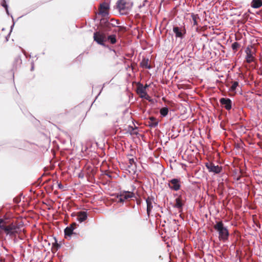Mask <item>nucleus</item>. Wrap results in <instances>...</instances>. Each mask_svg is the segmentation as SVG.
Segmentation results:
<instances>
[{
  "instance_id": "nucleus-1",
  "label": "nucleus",
  "mask_w": 262,
  "mask_h": 262,
  "mask_svg": "<svg viewBox=\"0 0 262 262\" xmlns=\"http://www.w3.org/2000/svg\"><path fill=\"white\" fill-rule=\"evenodd\" d=\"M213 227L218 232L220 241H226L228 239L229 233L227 227L224 225L222 222H217Z\"/></svg>"
},
{
  "instance_id": "nucleus-2",
  "label": "nucleus",
  "mask_w": 262,
  "mask_h": 262,
  "mask_svg": "<svg viewBox=\"0 0 262 262\" xmlns=\"http://www.w3.org/2000/svg\"><path fill=\"white\" fill-rule=\"evenodd\" d=\"M117 8L120 12L123 14L129 9V4L126 0H119L117 3Z\"/></svg>"
},
{
  "instance_id": "nucleus-3",
  "label": "nucleus",
  "mask_w": 262,
  "mask_h": 262,
  "mask_svg": "<svg viewBox=\"0 0 262 262\" xmlns=\"http://www.w3.org/2000/svg\"><path fill=\"white\" fill-rule=\"evenodd\" d=\"M134 193L130 191H123L118 194L117 198L118 202L123 203L125 200L134 197Z\"/></svg>"
},
{
  "instance_id": "nucleus-4",
  "label": "nucleus",
  "mask_w": 262,
  "mask_h": 262,
  "mask_svg": "<svg viewBox=\"0 0 262 262\" xmlns=\"http://www.w3.org/2000/svg\"><path fill=\"white\" fill-rule=\"evenodd\" d=\"M94 40L98 44L104 46V42L106 40V36L104 33L98 31L94 34Z\"/></svg>"
},
{
  "instance_id": "nucleus-5",
  "label": "nucleus",
  "mask_w": 262,
  "mask_h": 262,
  "mask_svg": "<svg viewBox=\"0 0 262 262\" xmlns=\"http://www.w3.org/2000/svg\"><path fill=\"white\" fill-rule=\"evenodd\" d=\"M245 52L246 54V61L248 63H251L253 62L254 60V54L255 53V49L252 47H248L245 50Z\"/></svg>"
},
{
  "instance_id": "nucleus-6",
  "label": "nucleus",
  "mask_w": 262,
  "mask_h": 262,
  "mask_svg": "<svg viewBox=\"0 0 262 262\" xmlns=\"http://www.w3.org/2000/svg\"><path fill=\"white\" fill-rule=\"evenodd\" d=\"M18 229L17 226L11 224L8 226L5 225L3 230H4L7 235L12 236L17 232Z\"/></svg>"
},
{
  "instance_id": "nucleus-7",
  "label": "nucleus",
  "mask_w": 262,
  "mask_h": 262,
  "mask_svg": "<svg viewBox=\"0 0 262 262\" xmlns=\"http://www.w3.org/2000/svg\"><path fill=\"white\" fill-rule=\"evenodd\" d=\"M169 187L174 191L179 190L181 188V182L180 179H172L169 181Z\"/></svg>"
},
{
  "instance_id": "nucleus-8",
  "label": "nucleus",
  "mask_w": 262,
  "mask_h": 262,
  "mask_svg": "<svg viewBox=\"0 0 262 262\" xmlns=\"http://www.w3.org/2000/svg\"><path fill=\"white\" fill-rule=\"evenodd\" d=\"M206 167L209 172H213L217 174L221 172L222 167L219 165H215L212 163H207L206 164Z\"/></svg>"
},
{
  "instance_id": "nucleus-9",
  "label": "nucleus",
  "mask_w": 262,
  "mask_h": 262,
  "mask_svg": "<svg viewBox=\"0 0 262 262\" xmlns=\"http://www.w3.org/2000/svg\"><path fill=\"white\" fill-rule=\"evenodd\" d=\"M173 31L175 34L176 37L181 39L184 37V35L186 33L184 27H179L178 26H173Z\"/></svg>"
},
{
  "instance_id": "nucleus-10",
  "label": "nucleus",
  "mask_w": 262,
  "mask_h": 262,
  "mask_svg": "<svg viewBox=\"0 0 262 262\" xmlns=\"http://www.w3.org/2000/svg\"><path fill=\"white\" fill-rule=\"evenodd\" d=\"M137 92L140 95L141 98H144L148 100L149 97L146 92V87L144 86L143 84H139L138 86Z\"/></svg>"
},
{
  "instance_id": "nucleus-11",
  "label": "nucleus",
  "mask_w": 262,
  "mask_h": 262,
  "mask_svg": "<svg viewBox=\"0 0 262 262\" xmlns=\"http://www.w3.org/2000/svg\"><path fill=\"white\" fill-rule=\"evenodd\" d=\"M221 104L227 110H230L232 107V101L229 98H222L220 100Z\"/></svg>"
},
{
  "instance_id": "nucleus-12",
  "label": "nucleus",
  "mask_w": 262,
  "mask_h": 262,
  "mask_svg": "<svg viewBox=\"0 0 262 262\" xmlns=\"http://www.w3.org/2000/svg\"><path fill=\"white\" fill-rule=\"evenodd\" d=\"M76 226L77 224L76 223H74L70 226L67 227L64 229V235L66 238H67V236L70 237V236L73 234V230Z\"/></svg>"
},
{
  "instance_id": "nucleus-13",
  "label": "nucleus",
  "mask_w": 262,
  "mask_h": 262,
  "mask_svg": "<svg viewBox=\"0 0 262 262\" xmlns=\"http://www.w3.org/2000/svg\"><path fill=\"white\" fill-rule=\"evenodd\" d=\"M109 9V5L106 3H103L100 4L99 13L103 16H105L108 14L106 10Z\"/></svg>"
},
{
  "instance_id": "nucleus-14",
  "label": "nucleus",
  "mask_w": 262,
  "mask_h": 262,
  "mask_svg": "<svg viewBox=\"0 0 262 262\" xmlns=\"http://www.w3.org/2000/svg\"><path fill=\"white\" fill-rule=\"evenodd\" d=\"M77 220L79 223L84 221L88 217L87 213L85 211H79L77 213Z\"/></svg>"
},
{
  "instance_id": "nucleus-15",
  "label": "nucleus",
  "mask_w": 262,
  "mask_h": 262,
  "mask_svg": "<svg viewBox=\"0 0 262 262\" xmlns=\"http://www.w3.org/2000/svg\"><path fill=\"white\" fill-rule=\"evenodd\" d=\"M152 201V199L149 196L146 199V203L147 205V214L148 216L150 215L151 210L153 207Z\"/></svg>"
},
{
  "instance_id": "nucleus-16",
  "label": "nucleus",
  "mask_w": 262,
  "mask_h": 262,
  "mask_svg": "<svg viewBox=\"0 0 262 262\" xmlns=\"http://www.w3.org/2000/svg\"><path fill=\"white\" fill-rule=\"evenodd\" d=\"M140 66L143 68L150 69L151 66L149 64V59L144 58L140 62Z\"/></svg>"
},
{
  "instance_id": "nucleus-17",
  "label": "nucleus",
  "mask_w": 262,
  "mask_h": 262,
  "mask_svg": "<svg viewBox=\"0 0 262 262\" xmlns=\"http://www.w3.org/2000/svg\"><path fill=\"white\" fill-rule=\"evenodd\" d=\"M251 6L253 8H259L262 6V0H252Z\"/></svg>"
},
{
  "instance_id": "nucleus-18",
  "label": "nucleus",
  "mask_w": 262,
  "mask_h": 262,
  "mask_svg": "<svg viewBox=\"0 0 262 262\" xmlns=\"http://www.w3.org/2000/svg\"><path fill=\"white\" fill-rule=\"evenodd\" d=\"M176 204L174 205V207L178 208V209H181L183 206V203L180 197L177 198L175 200Z\"/></svg>"
},
{
  "instance_id": "nucleus-19",
  "label": "nucleus",
  "mask_w": 262,
  "mask_h": 262,
  "mask_svg": "<svg viewBox=\"0 0 262 262\" xmlns=\"http://www.w3.org/2000/svg\"><path fill=\"white\" fill-rule=\"evenodd\" d=\"M168 113V108L167 107H164L160 109V113L161 116L165 117L167 115Z\"/></svg>"
},
{
  "instance_id": "nucleus-20",
  "label": "nucleus",
  "mask_w": 262,
  "mask_h": 262,
  "mask_svg": "<svg viewBox=\"0 0 262 262\" xmlns=\"http://www.w3.org/2000/svg\"><path fill=\"white\" fill-rule=\"evenodd\" d=\"M106 40H108L111 43L114 44L116 42V35H111L106 37Z\"/></svg>"
},
{
  "instance_id": "nucleus-21",
  "label": "nucleus",
  "mask_w": 262,
  "mask_h": 262,
  "mask_svg": "<svg viewBox=\"0 0 262 262\" xmlns=\"http://www.w3.org/2000/svg\"><path fill=\"white\" fill-rule=\"evenodd\" d=\"M240 45L237 42H234L232 44L231 47L234 52H236L238 49L239 48Z\"/></svg>"
},
{
  "instance_id": "nucleus-22",
  "label": "nucleus",
  "mask_w": 262,
  "mask_h": 262,
  "mask_svg": "<svg viewBox=\"0 0 262 262\" xmlns=\"http://www.w3.org/2000/svg\"><path fill=\"white\" fill-rule=\"evenodd\" d=\"M150 120L152 121L151 123L149 124V126L150 127H155L158 125V122L156 121L155 118L154 117H150Z\"/></svg>"
},
{
  "instance_id": "nucleus-23",
  "label": "nucleus",
  "mask_w": 262,
  "mask_h": 262,
  "mask_svg": "<svg viewBox=\"0 0 262 262\" xmlns=\"http://www.w3.org/2000/svg\"><path fill=\"white\" fill-rule=\"evenodd\" d=\"M191 17H192V19L193 21V25L194 26L197 25H198L197 19L199 18L198 15L192 13Z\"/></svg>"
},
{
  "instance_id": "nucleus-24",
  "label": "nucleus",
  "mask_w": 262,
  "mask_h": 262,
  "mask_svg": "<svg viewBox=\"0 0 262 262\" xmlns=\"http://www.w3.org/2000/svg\"><path fill=\"white\" fill-rule=\"evenodd\" d=\"M238 82L234 81L232 83V86H231V88L230 89V91H231L232 92H234L235 91L237 86H238Z\"/></svg>"
},
{
  "instance_id": "nucleus-25",
  "label": "nucleus",
  "mask_w": 262,
  "mask_h": 262,
  "mask_svg": "<svg viewBox=\"0 0 262 262\" xmlns=\"http://www.w3.org/2000/svg\"><path fill=\"white\" fill-rule=\"evenodd\" d=\"M133 164H135V165L136 164V162L135 161V159L133 158L129 159L128 167L130 168L132 167V166L133 165Z\"/></svg>"
},
{
  "instance_id": "nucleus-26",
  "label": "nucleus",
  "mask_w": 262,
  "mask_h": 262,
  "mask_svg": "<svg viewBox=\"0 0 262 262\" xmlns=\"http://www.w3.org/2000/svg\"><path fill=\"white\" fill-rule=\"evenodd\" d=\"M2 6L5 8L7 14L9 15V11H8V5L6 4L5 0H3V2L2 3Z\"/></svg>"
},
{
  "instance_id": "nucleus-27",
  "label": "nucleus",
  "mask_w": 262,
  "mask_h": 262,
  "mask_svg": "<svg viewBox=\"0 0 262 262\" xmlns=\"http://www.w3.org/2000/svg\"><path fill=\"white\" fill-rule=\"evenodd\" d=\"M4 220L3 219H0V228L1 229H3V228L5 227V225L4 224Z\"/></svg>"
},
{
  "instance_id": "nucleus-28",
  "label": "nucleus",
  "mask_w": 262,
  "mask_h": 262,
  "mask_svg": "<svg viewBox=\"0 0 262 262\" xmlns=\"http://www.w3.org/2000/svg\"><path fill=\"white\" fill-rule=\"evenodd\" d=\"M58 187L60 189H62L63 188V186L62 185L61 183L58 184Z\"/></svg>"
},
{
  "instance_id": "nucleus-29",
  "label": "nucleus",
  "mask_w": 262,
  "mask_h": 262,
  "mask_svg": "<svg viewBox=\"0 0 262 262\" xmlns=\"http://www.w3.org/2000/svg\"><path fill=\"white\" fill-rule=\"evenodd\" d=\"M34 63H32V66H31V71H33L34 70Z\"/></svg>"
},
{
  "instance_id": "nucleus-30",
  "label": "nucleus",
  "mask_w": 262,
  "mask_h": 262,
  "mask_svg": "<svg viewBox=\"0 0 262 262\" xmlns=\"http://www.w3.org/2000/svg\"><path fill=\"white\" fill-rule=\"evenodd\" d=\"M14 23L13 22V25L11 26V30L12 29V28H13V27H14Z\"/></svg>"
},
{
  "instance_id": "nucleus-31",
  "label": "nucleus",
  "mask_w": 262,
  "mask_h": 262,
  "mask_svg": "<svg viewBox=\"0 0 262 262\" xmlns=\"http://www.w3.org/2000/svg\"><path fill=\"white\" fill-rule=\"evenodd\" d=\"M239 179H240V177H238V178H236L237 180H239Z\"/></svg>"
},
{
  "instance_id": "nucleus-32",
  "label": "nucleus",
  "mask_w": 262,
  "mask_h": 262,
  "mask_svg": "<svg viewBox=\"0 0 262 262\" xmlns=\"http://www.w3.org/2000/svg\"><path fill=\"white\" fill-rule=\"evenodd\" d=\"M145 87H146V89L148 86V85L146 84L145 86H144Z\"/></svg>"
}]
</instances>
